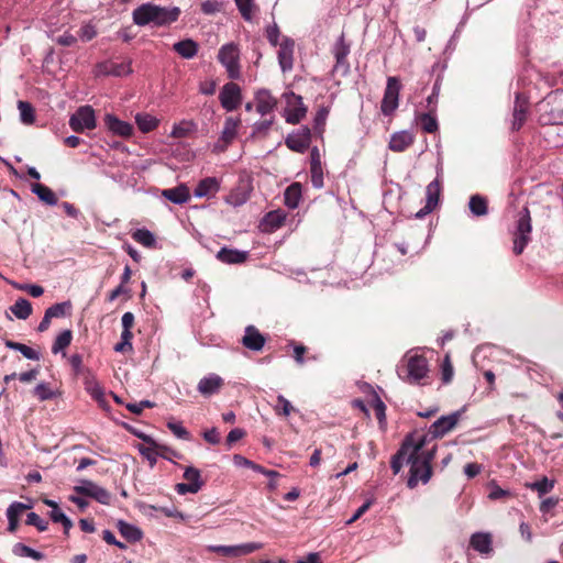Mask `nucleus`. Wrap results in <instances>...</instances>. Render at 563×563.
Returning <instances> with one entry per match:
<instances>
[{
  "instance_id": "59",
  "label": "nucleus",
  "mask_w": 563,
  "mask_h": 563,
  "mask_svg": "<svg viewBox=\"0 0 563 563\" xmlns=\"http://www.w3.org/2000/svg\"><path fill=\"white\" fill-rule=\"evenodd\" d=\"M247 200V196L245 194L239 192L236 190H232L227 197L225 202L231 206H241Z\"/></svg>"
},
{
  "instance_id": "15",
  "label": "nucleus",
  "mask_w": 563,
  "mask_h": 563,
  "mask_svg": "<svg viewBox=\"0 0 563 563\" xmlns=\"http://www.w3.org/2000/svg\"><path fill=\"white\" fill-rule=\"evenodd\" d=\"M311 143V130L308 126H301L297 132L289 134L285 144L287 147L297 153H303Z\"/></svg>"
},
{
  "instance_id": "28",
  "label": "nucleus",
  "mask_w": 563,
  "mask_h": 563,
  "mask_svg": "<svg viewBox=\"0 0 563 563\" xmlns=\"http://www.w3.org/2000/svg\"><path fill=\"white\" fill-rule=\"evenodd\" d=\"M528 113V103L523 100H520L519 97L516 98L515 107L512 111V122L511 129L512 131H519L527 120Z\"/></svg>"
},
{
  "instance_id": "17",
  "label": "nucleus",
  "mask_w": 563,
  "mask_h": 563,
  "mask_svg": "<svg viewBox=\"0 0 563 563\" xmlns=\"http://www.w3.org/2000/svg\"><path fill=\"white\" fill-rule=\"evenodd\" d=\"M223 386L224 379L218 374L212 373L199 380L197 389L203 397L208 398L220 393Z\"/></svg>"
},
{
  "instance_id": "60",
  "label": "nucleus",
  "mask_w": 563,
  "mask_h": 563,
  "mask_svg": "<svg viewBox=\"0 0 563 563\" xmlns=\"http://www.w3.org/2000/svg\"><path fill=\"white\" fill-rule=\"evenodd\" d=\"M279 35H280L279 27H278V25L276 23H274L273 25L267 26V29H266V37H267L268 42L273 46H277L278 45Z\"/></svg>"
},
{
  "instance_id": "61",
  "label": "nucleus",
  "mask_w": 563,
  "mask_h": 563,
  "mask_svg": "<svg viewBox=\"0 0 563 563\" xmlns=\"http://www.w3.org/2000/svg\"><path fill=\"white\" fill-rule=\"evenodd\" d=\"M96 35H97V31H96L95 26L91 24L82 25L79 30V37L84 42L91 41Z\"/></svg>"
},
{
  "instance_id": "2",
  "label": "nucleus",
  "mask_w": 563,
  "mask_h": 563,
  "mask_svg": "<svg viewBox=\"0 0 563 563\" xmlns=\"http://www.w3.org/2000/svg\"><path fill=\"white\" fill-rule=\"evenodd\" d=\"M180 9L178 7L163 8L147 2L133 10V22L139 26L154 24L155 26H165L178 20Z\"/></svg>"
},
{
  "instance_id": "13",
  "label": "nucleus",
  "mask_w": 563,
  "mask_h": 563,
  "mask_svg": "<svg viewBox=\"0 0 563 563\" xmlns=\"http://www.w3.org/2000/svg\"><path fill=\"white\" fill-rule=\"evenodd\" d=\"M459 419L460 412L457 411L449 416H442L430 426L428 433H426L424 435H427V438L430 435L431 439L442 438L443 435H445L448 432L455 428V426L459 422ZM418 435L421 434L418 433Z\"/></svg>"
},
{
  "instance_id": "26",
  "label": "nucleus",
  "mask_w": 563,
  "mask_h": 563,
  "mask_svg": "<svg viewBox=\"0 0 563 563\" xmlns=\"http://www.w3.org/2000/svg\"><path fill=\"white\" fill-rule=\"evenodd\" d=\"M307 113V107L302 102L300 96L294 97V102L290 103V108L286 111V122L291 124L299 123Z\"/></svg>"
},
{
  "instance_id": "23",
  "label": "nucleus",
  "mask_w": 563,
  "mask_h": 563,
  "mask_svg": "<svg viewBox=\"0 0 563 563\" xmlns=\"http://www.w3.org/2000/svg\"><path fill=\"white\" fill-rule=\"evenodd\" d=\"M417 122L426 133L433 134L438 132L439 123L437 120V108L431 107L428 112L418 114Z\"/></svg>"
},
{
  "instance_id": "12",
  "label": "nucleus",
  "mask_w": 563,
  "mask_h": 563,
  "mask_svg": "<svg viewBox=\"0 0 563 563\" xmlns=\"http://www.w3.org/2000/svg\"><path fill=\"white\" fill-rule=\"evenodd\" d=\"M442 191V183L437 177L432 180L426 189L427 201L423 208H421L417 213V219H423L427 214L431 213L439 205L440 195Z\"/></svg>"
},
{
  "instance_id": "33",
  "label": "nucleus",
  "mask_w": 563,
  "mask_h": 563,
  "mask_svg": "<svg viewBox=\"0 0 563 563\" xmlns=\"http://www.w3.org/2000/svg\"><path fill=\"white\" fill-rule=\"evenodd\" d=\"M173 49L184 58H192L198 52V44L190 38L174 44Z\"/></svg>"
},
{
  "instance_id": "7",
  "label": "nucleus",
  "mask_w": 563,
  "mask_h": 563,
  "mask_svg": "<svg viewBox=\"0 0 563 563\" xmlns=\"http://www.w3.org/2000/svg\"><path fill=\"white\" fill-rule=\"evenodd\" d=\"M69 125L77 133L96 128L95 111L90 106L80 107L69 119Z\"/></svg>"
},
{
  "instance_id": "41",
  "label": "nucleus",
  "mask_w": 563,
  "mask_h": 563,
  "mask_svg": "<svg viewBox=\"0 0 563 563\" xmlns=\"http://www.w3.org/2000/svg\"><path fill=\"white\" fill-rule=\"evenodd\" d=\"M132 239L142 244L145 247H154L156 245V240L154 234L147 229H137L132 233Z\"/></svg>"
},
{
  "instance_id": "9",
  "label": "nucleus",
  "mask_w": 563,
  "mask_h": 563,
  "mask_svg": "<svg viewBox=\"0 0 563 563\" xmlns=\"http://www.w3.org/2000/svg\"><path fill=\"white\" fill-rule=\"evenodd\" d=\"M262 549L261 543L250 542L239 545H208L207 551L227 558H238L253 553Z\"/></svg>"
},
{
  "instance_id": "27",
  "label": "nucleus",
  "mask_w": 563,
  "mask_h": 563,
  "mask_svg": "<svg viewBox=\"0 0 563 563\" xmlns=\"http://www.w3.org/2000/svg\"><path fill=\"white\" fill-rule=\"evenodd\" d=\"M311 164H310V173H311V183L316 188H321L323 186V173L322 166L320 162L319 151L317 147H313L311 151Z\"/></svg>"
},
{
  "instance_id": "10",
  "label": "nucleus",
  "mask_w": 563,
  "mask_h": 563,
  "mask_svg": "<svg viewBox=\"0 0 563 563\" xmlns=\"http://www.w3.org/2000/svg\"><path fill=\"white\" fill-rule=\"evenodd\" d=\"M221 106L227 111H233L239 108L242 102L241 88L235 82H227L219 95Z\"/></svg>"
},
{
  "instance_id": "4",
  "label": "nucleus",
  "mask_w": 563,
  "mask_h": 563,
  "mask_svg": "<svg viewBox=\"0 0 563 563\" xmlns=\"http://www.w3.org/2000/svg\"><path fill=\"white\" fill-rule=\"evenodd\" d=\"M429 372L428 360L424 356L418 354L410 355L407 357L406 376L404 379L410 384L424 385L426 383L422 380L428 378Z\"/></svg>"
},
{
  "instance_id": "6",
  "label": "nucleus",
  "mask_w": 563,
  "mask_h": 563,
  "mask_svg": "<svg viewBox=\"0 0 563 563\" xmlns=\"http://www.w3.org/2000/svg\"><path fill=\"white\" fill-rule=\"evenodd\" d=\"M401 84L397 77H388L380 110L385 115H390L398 108Z\"/></svg>"
},
{
  "instance_id": "54",
  "label": "nucleus",
  "mask_w": 563,
  "mask_h": 563,
  "mask_svg": "<svg viewBox=\"0 0 563 563\" xmlns=\"http://www.w3.org/2000/svg\"><path fill=\"white\" fill-rule=\"evenodd\" d=\"M286 220V214L283 211H272L266 216V222L272 228L277 229L280 228Z\"/></svg>"
},
{
  "instance_id": "53",
  "label": "nucleus",
  "mask_w": 563,
  "mask_h": 563,
  "mask_svg": "<svg viewBox=\"0 0 563 563\" xmlns=\"http://www.w3.org/2000/svg\"><path fill=\"white\" fill-rule=\"evenodd\" d=\"M241 15L244 20H252V11H253V1L252 0H234Z\"/></svg>"
},
{
  "instance_id": "46",
  "label": "nucleus",
  "mask_w": 563,
  "mask_h": 563,
  "mask_svg": "<svg viewBox=\"0 0 563 563\" xmlns=\"http://www.w3.org/2000/svg\"><path fill=\"white\" fill-rule=\"evenodd\" d=\"M329 115V108L328 107H320L314 115L313 120V129L316 133L322 134L324 132V126L327 122V118Z\"/></svg>"
},
{
  "instance_id": "18",
  "label": "nucleus",
  "mask_w": 563,
  "mask_h": 563,
  "mask_svg": "<svg viewBox=\"0 0 563 563\" xmlns=\"http://www.w3.org/2000/svg\"><path fill=\"white\" fill-rule=\"evenodd\" d=\"M103 121L107 129L115 135L130 137L133 134V125L120 120L114 114L107 113Z\"/></svg>"
},
{
  "instance_id": "20",
  "label": "nucleus",
  "mask_w": 563,
  "mask_h": 563,
  "mask_svg": "<svg viewBox=\"0 0 563 563\" xmlns=\"http://www.w3.org/2000/svg\"><path fill=\"white\" fill-rule=\"evenodd\" d=\"M241 342L251 351H261L266 343V339L255 325H247Z\"/></svg>"
},
{
  "instance_id": "5",
  "label": "nucleus",
  "mask_w": 563,
  "mask_h": 563,
  "mask_svg": "<svg viewBox=\"0 0 563 563\" xmlns=\"http://www.w3.org/2000/svg\"><path fill=\"white\" fill-rule=\"evenodd\" d=\"M239 58L240 51L234 43L225 44L219 49L218 59L225 67L231 79L240 77Z\"/></svg>"
},
{
  "instance_id": "38",
  "label": "nucleus",
  "mask_w": 563,
  "mask_h": 563,
  "mask_svg": "<svg viewBox=\"0 0 563 563\" xmlns=\"http://www.w3.org/2000/svg\"><path fill=\"white\" fill-rule=\"evenodd\" d=\"M118 528L121 536L129 542H137L143 537L142 531L139 528L128 522L119 521Z\"/></svg>"
},
{
  "instance_id": "49",
  "label": "nucleus",
  "mask_w": 563,
  "mask_h": 563,
  "mask_svg": "<svg viewBox=\"0 0 563 563\" xmlns=\"http://www.w3.org/2000/svg\"><path fill=\"white\" fill-rule=\"evenodd\" d=\"M33 395L40 400L45 401L53 399L55 393L52 390L48 383H41L33 389Z\"/></svg>"
},
{
  "instance_id": "30",
  "label": "nucleus",
  "mask_w": 563,
  "mask_h": 563,
  "mask_svg": "<svg viewBox=\"0 0 563 563\" xmlns=\"http://www.w3.org/2000/svg\"><path fill=\"white\" fill-rule=\"evenodd\" d=\"M162 195L169 201L177 205L185 203L190 199L189 188L184 184L174 188L165 189Z\"/></svg>"
},
{
  "instance_id": "51",
  "label": "nucleus",
  "mask_w": 563,
  "mask_h": 563,
  "mask_svg": "<svg viewBox=\"0 0 563 563\" xmlns=\"http://www.w3.org/2000/svg\"><path fill=\"white\" fill-rule=\"evenodd\" d=\"M106 74L108 75H113V76H124V75H128L132 71L131 67L129 64H109V65H104V70H103Z\"/></svg>"
},
{
  "instance_id": "44",
  "label": "nucleus",
  "mask_w": 563,
  "mask_h": 563,
  "mask_svg": "<svg viewBox=\"0 0 563 563\" xmlns=\"http://www.w3.org/2000/svg\"><path fill=\"white\" fill-rule=\"evenodd\" d=\"M18 109L20 110L21 121L25 124H32L35 121V111L33 106L27 101H19Z\"/></svg>"
},
{
  "instance_id": "48",
  "label": "nucleus",
  "mask_w": 563,
  "mask_h": 563,
  "mask_svg": "<svg viewBox=\"0 0 563 563\" xmlns=\"http://www.w3.org/2000/svg\"><path fill=\"white\" fill-rule=\"evenodd\" d=\"M454 369L450 354H445L441 365V380L443 384H450L453 379Z\"/></svg>"
},
{
  "instance_id": "58",
  "label": "nucleus",
  "mask_w": 563,
  "mask_h": 563,
  "mask_svg": "<svg viewBox=\"0 0 563 563\" xmlns=\"http://www.w3.org/2000/svg\"><path fill=\"white\" fill-rule=\"evenodd\" d=\"M222 10V2L218 0H206L201 3V11L205 14H214Z\"/></svg>"
},
{
  "instance_id": "16",
  "label": "nucleus",
  "mask_w": 563,
  "mask_h": 563,
  "mask_svg": "<svg viewBox=\"0 0 563 563\" xmlns=\"http://www.w3.org/2000/svg\"><path fill=\"white\" fill-rule=\"evenodd\" d=\"M294 51L295 42L289 37H284L279 43V49L277 53L278 63L284 73L290 71L294 66Z\"/></svg>"
},
{
  "instance_id": "64",
  "label": "nucleus",
  "mask_w": 563,
  "mask_h": 563,
  "mask_svg": "<svg viewBox=\"0 0 563 563\" xmlns=\"http://www.w3.org/2000/svg\"><path fill=\"white\" fill-rule=\"evenodd\" d=\"M121 295H129L130 296V289L125 287V285L121 284L115 287L113 290H111L108 295V300L112 302Z\"/></svg>"
},
{
  "instance_id": "22",
  "label": "nucleus",
  "mask_w": 563,
  "mask_h": 563,
  "mask_svg": "<svg viewBox=\"0 0 563 563\" xmlns=\"http://www.w3.org/2000/svg\"><path fill=\"white\" fill-rule=\"evenodd\" d=\"M256 111L262 115L271 113L277 106V100L268 90H260L255 96Z\"/></svg>"
},
{
  "instance_id": "47",
  "label": "nucleus",
  "mask_w": 563,
  "mask_h": 563,
  "mask_svg": "<svg viewBox=\"0 0 563 563\" xmlns=\"http://www.w3.org/2000/svg\"><path fill=\"white\" fill-rule=\"evenodd\" d=\"M527 487H529L532 490L538 492L539 496H543L548 493H550L554 487V482L549 481L547 477H543L541 481L527 484Z\"/></svg>"
},
{
  "instance_id": "45",
  "label": "nucleus",
  "mask_w": 563,
  "mask_h": 563,
  "mask_svg": "<svg viewBox=\"0 0 563 563\" xmlns=\"http://www.w3.org/2000/svg\"><path fill=\"white\" fill-rule=\"evenodd\" d=\"M350 53L349 45L345 44L343 36L340 37L339 42L334 47V56L336 59V66H347L346 57Z\"/></svg>"
},
{
  "instance_id": "25",
  "label": "nucleus",
  "mask_w": 563,
  "mask_h": 563,
  "mask_svg": "<svg viewBox=\"0 0 563 563\" xmlns=\"http://www.w3.org/2000/svg\"><path fill=\"white\" fill-rule=\"evenodd\" d=\"M217 258L225 264H242L249 258V252L222 247L217 253Z\"/></svg>"
},
{
  "instance_id": "11",
  "label": "nucleus",
  "mask_w": 563,
  "mask_h": 563,
  "mask_svg": "<svg viewBox=\"0 0 563 563\" xmlns=\"http://www.w3.org/2000/svg\"><path fill=\"white\" fill-rule=\"evenodd\" d=\"M184 478L187 481V483H179L175 487L176 492L180 495L188 493L196 494L203 486L200 471L194 466H188L185 468Z\"/></svg>"
},
{
  "instance_id": "32",
  "label": "nucleus",
  "mask_w": 563,
  "mask_h": 563,
  "mask_svg": "<svg viewBox=\"0 0 563 563\" xmlns=\"http://www.w3.org/2000/svg\"><path fill=\"white\" fill-rule=\"evenodd\" d=\"M302 194V187L300 183H292L288 186L284 194L285 205L289 209H296L300 202Z\"/></svg>"
},
{
  "instance_id": "14",
  "label": "nucleus",
  "mask_w": 563,
  "mask_h": 563,
  "mask_svg": "<svg viewBox=\"0 0 563 563\" xmlns=\"http://www.w3.org/2000/svg\"><path fill=\"white\" fill-rule=\"evenodd\" d=\"M137 437L148 444V446H140V453L150 462L151 467L156 464L158 455L163 459L170 460L169 456H166V454L162 452L169 451V448L158 444L150 435L139 434Z\"/></svg>"
},
{
  "instance_id": "24",
  "label": "nucleus",
  "mask_w": 563,
  "mask_h": 563,
  "mask_svg": "<svg viewBox=\"0 0 563 563\" xmlns=\"http://www.w3.org/2000/svg\"><path fill=\"white\" fill-rule=\"evenodd\" d=\"M220 189V181L216 177H206L201 179L196 188H195V196L202 198V197H211L214 196Z\"/></svg>"
},
{
  "instance_id": "40",
  "label": "nucleus",
  "mask_w": 563,
  "mask_h": 563,
  "mask_svg": "<svg viewBox=\"0 0 563 563\" xmlns=\"http://www.w3.org/2000/svg\"><path fill=\"white\" fill-rule=\"evenodd\" d=\"M12 313L18 318L25 320L32 314V305L24 298H19L13 306H11Z\"/></svg>"
},
{
  "instance_id": "35",
  "label": "nucleus",
  "mask_w": 563,
  "mask_h": 563,
  "mask_svg": "<svg viewBox=\"0 0 563 563\" xmlns=\"http://www.w3.org/2000/svg\"><path fill=\"white\" fill-rule=\"evenodd\" d=\"M240 123V118L228 117L224 121L223 130L220 135L222 141L232 143L238 134Z\"/></svg>"
},
{
  "instance_id": "43",
  "label": "nucleus",
  "mask_w": 563,
  "mask_h": 563,
  "mask_svg": "<svg viewBox=\"0 0 563 563\" xmlns=\"http://www.w3.org/2000/svg\"><path fill=\"white\" fill-rule=\"evenodd\" d=\"M71 340L73 332L70 330H64L57 335L55 342L53 343L52 352L54 354H57L58 352L65 350L67 346L70 345Z\"/></svg>"
},
{
  "instance_id": "34",
  "label": "nucleus",
  "mask_w": 563,
  "mask_h": 563,
  "mask_svg": "<svg viewBox=\"0 0 563 563\" xmlns=\"http://www.w3.org/2000/svg\"><path fill=\"white\" fill-rule=\"evenodd\" d=\"M32 192H34L40 200L46 205L54 206L57 203V197L55 192L47 186L35 183L32 185Z\"/></svg>"
},
{
  "instance_id": "19",
  "label": "nucleus",
  "mask_w": 563,
  "mask_h": 563,
  "mask_svg": "<svg viewBox=\"0 0 563 563\" xmlns=\"http://www.w3.org/2000/svg\"><path fill=\"white\" fill-rule=\"evenodd\" d=\"M411 440H412V433H409L404 439L399 450L393 455L390 461V467L394 472V474H398L404 463L406 462L408 464V457L410 454V448H411Z\"/></svg>"
},
{
  "instance_id": "55",
  "label": "nucleus",
  "mask_w": 563,
  "mask_h": 563,
  "mask_svg": "<svg viewBox=\"0 0 563 563\" xmlns=\"http://www.w3.org/2000/svg\"><path fill=\"white\" fill-rule=\"evenodd\" d=\"M167 428L179 439L190 440L189 431L180 423L176 421H169Z\"/></svg>"
},
{
  "instance_id": "50",
  "label": "nucleus",
  "mask_w": 563,
  "mask_h": 563,
  "mask_svg": "<svg viewBox=\"0 0 563 563\" xmlns=\"http://www.w3.org/2000/svg\"><path fill=\"white\" fill-rule=\"evenodd\" d=\"M274 410L278 416L288 417L292 411H295V408L284 396L279 395L277 397V404L274 406Z\"/></svg>"
},
{
  "instance_id": "62",
  "label": "nucleus",
  "mask_w": 563,
  "mask_h": 563,
  "mask_svg": "<svg viewBox=\"0 0 563 563\" xmlns=\"http://www.w3.org/2000/svg\"><path fill=\"white\" fill-rule=\"evenodd\" d=\"M245 434H246V432L243 429H240V428L232 429L227 437V444L229 446H231L236 441L243 439L245 437Z\"/></svg>"
},
{
  "instance_id": "31",
  "label": "nucleus",
  "mask_w": 563,
  "mask_h": 563,
  "mask_svg": "<svg viewBox=\"0 0 563 563\" xmlns=\"http://www.w3.org/2000/svg\"><path fill=\"white\" fill-rule=\"evenodd\" d=\"M492 536L489 533L476 532L471 537L470 545L477 552L487 554L492 549Z\"/></svg>"
},
{
  "instance_id": "37",
  "label": "nucleus",
  "mask_w": 563,
  "mask_h": 563,
  "mask_svg": "<svg viewBox=\"0 0 563 563\" xmlns=\"http://www.w3.org/2000/svg\"><path fill=\"white\" fill-rule=\"evenodd\" d=\"M135 122L140 131H142L143 133H148L155 130L159 123L158 119L148 113L136 114Z\"/></svg>"
},
{
  "instance_id": "36",
  "label": "nucleus",
  "mask_w": 563,
  "mask_h": 563,
  "mask_svg": "<svg viewBox=\"0 0 563 563\" xmlns=\"http://www.w3.org/2000/svg\"><path fill=\"white\" fill-rule=\"evenodd\" d=\"M468 207L471 212L476 217L486 216L488 212V201L481 195H473L470 198Z\"/></svg>"
},
{
  "instance_id": "21",
  "label": "nucleus",
  "mask_w": 563,
  "mask_h": 563,
  "mask_svg": "<svg viewBox=\"0 0 563 563\" xmlns=\"http://www.w3.org/2000/svg\"><path fill=\"white\" fill-rule=\"evenodd\" d=\"M415 142V136L408 131L396 132L391 135L388 147L390 151L401 153L410 147Z\"/></svg>"
},
{
  "instance_id": "39",
  "label": "nucleus",
  "mask_w": 563,
  "mask_h": 563,
  "mask_svg": "<svg viewBox=\"0 0 563 563\" xmlns=\"http://www.w3.org/2000/svg\"><path fill=\"white\" fill-rule=\"evenodd\" d=\"M4 345L8 349L19 351L27 360H32V361L40 360V354L35 350H33L32 347H30L23 343L14 342L12 340H5Z\"/></svg>"
},
{
  "instance_id": "29",
  "label": "nucleus",
  "mask_w": 563,
  "mask_h": 563,
  "mask_svg": "<svg viewBox=\"0 0 563 563\" xmlns=\"http://www.w3.org/2000/svg\"><path fill=\"white\" fill-rule=\"evenodd\" d=\"M29 508L27 505L19 501L12 503L7 509L8 517V531L14 533L19 527V517L22 515L24 510Z\"/></svg>"
},
{
  "instance_id": "42",
  "label": "nucleus",
  "mask_w": 563,
  "mask_h": 563,
  "mask_svg": "<svg viewBox=\"0 0 563 563\" xmlns=\"http://www.w3.org/2000/svg\"><path fill=\"white\" fill-rule=\"evenodd\" d=\"M12 552L16 556H27L35 561H41L44 559V554L42 552H38L21 542L13 545Z\"/></svg>"
},
{
  "instance_id": "57",
  "label": "nucleus",
  "mask_w": 563,
  "mask_h": 563,
  "mask_svg": "<svg viewBox=\"0 0 563 563\" xmlns=\"http://www.w3.org/2000/svg\"><path fill=\"white\" fill-rule=\"evenodd\" d=\"M373 408L378 422L383 424L386 420V406L377 395L374 396Z\"/></svg>"
},
{
  "instance_id": "8",
  "label": "nucleus",
  "mask_w": 563,
  "mask_h": 563,
  "mask_svg": "<svg viewBox=\"0 0 563 563\" xmlns=\"http://www.w3.org/2000/svg\"><path fill=\"white\" fill-rule=\"evenodd\" d=\"M74 492L78 495L90 497L102 505H110L112 499L111 494L106 488L88 479H82L81 485L74 487Z\"/></svg>"
},
{
  "instance_id": "52",
  "label": "nucleus",
  "mask_w": 563,
  "mask_h": 563,
  "mask_svg": "<svg viewBox=\"0 0 563 563\" xmlns=\"http://www.w3.org/2000/svg\"><path fill=\"white\" fill-rule=\"evenodd\" d=\"M70 307H71V305H70L69 301L60 302V303H55V305L51 306L49 308H47L45 310V313L51 319H53V318H62V317H64L66 314V309H69Z\"/></svg>"
},
{
  "instance_id": "63",
  "label": "nucleus",
  "mask_w": 563,
  "mask_h": 563,
  "mask_svg": "<svg viewBox=\"0 0 563 563\" xmlns=\"http://www.w3.org/2000/svg\"><path fill=\"white\" fill-rule=\"evenodd\" d=\"M203 439L210 444H218L220 442V433L217 428H211L203 432Z\"/></svg>"
},
{
  "instance_id": "3",
  "label": "nucleus",
  "mask_w": 563,
  "mask_h": 563,
  "mask_svg": "<svg viewBox=\"0 0 563 563\" xmlns=\"http://www.w3.org/2000/svg\"><path fill=\"white\" fill-rule=\"evenodd\" d=\"M532 231L531 217L528 207H525L519 214L517 220L516 231L514 233V246L512 252L516 255H520L527 244L530 241V234Z\"/></svg>"
},
{
  "instance_id": "56",
  "label": "nucleus",
  "mask_w": 563,
  "mask_h": 563,
  "mask_svg": "<svg viewBox=\"0 0 563 563\" xmlns=\"http://www.w3.org/2000/svg\"><path fill=\"white\" fill-rule=\"evenodd\" d=\"M26 525L34 526L38 531H45L48 528V522L43 520L37 514L30 512L26 517Z\"/></svg>"
},
{
  "instance_id": "1",
  "label": "nucleus",
  "mask_w": 563,
  "mask_h": 563,
  "mask_svg": "<svg viewBox=\"0 0 563 563\" xmlns=\"http://www.w3.org/2000/svg\"><path fill=\"white\" fill-rule=\"evenodd\" d=\"M427 435H418V432L412 433L410 454L408 457L409 477L407 486L416 488L419 483L427 484L432 475L433 467L432 461L435 457L437 445L427 449Z\"/></svg>"
}]
</instances>
